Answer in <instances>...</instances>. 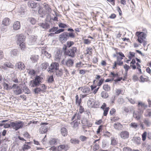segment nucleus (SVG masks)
<instances>
[{
    "mask_svg": "<svg viewBox=\"0 0 151 151\" xmlns=\"http://www.w3.org/2000/svg\"><path fill=\"white\" fill-rule=\"evenodd\" d=\"M17 53V50L15 49L13 50L11 52V54L12 56L16 55Z\"/></svg>",
    "mask_w": 151,
    "mask_h": 151,
    "instance_id": "13d9d810",
    "label": "nucleus"
},
{
    "mask_svg": "<svg viewBox=\"0 0 151 151\" xmlns=\"http://www.w3.org/2000/svg\"><path fill=\"white\" fill-rule=\"evenodd\" d=\"M39 25L42 28L45 29H48L49 27L48 24L46 23H40Z\"/></svg>",
    "mask_w": 151,
    "mask_h": 151,
    "instance_id": "393cba45",
    "label": "nucleus"
},
{
    "mask_svg": "<svg viewBox=\"0 0 151 151\" xmlns=\"http://www.w3.org/2000/svg\"><path fill=\"white\" fill-rule=\"evenodd\" d=\"M73 123L74 124L73 127L74 128H77L80 124L79 121H76V122H74V121L73 122H72V123Z\"/></svg>",
    "mask_w": 151,
    "mask_h": 151,
    "instance_id": "09e8293b",
    "label": "nucleus"
},
{
    "mask_svg": "<svg viewBox=\"0 0 151 151\" xmlns=\"http://www.w3.org/2000/svg\"><path fill=\"white\" fill-rule=\"evenodd\" d=\"M56 75L58 77H60L63 73V70L61 69H58L55 71Z\"/></svg>",
    "mask_w": 151,
    "mask_h": 151,
    "instance_id": "a878e982",
    "label": "nucleus"
},
{
    "mask_svg": "<svg viewBox=\"0 0 151 151\" xmlns=\"http://www.w3.org/2000/svg\"><path fill=\"white\" fill-rule=\"evenodd\" d=\"M136 35L137 36H139L144 39H145L146 37V35L144 32H137L136 33Z\"/></svg>",
    "mask_w": 151,
    "mask_h": 151,
    "instance_id": "c756f323",
    "label": "nucleus"
},
{
    "mask_svg": "<svg viewBox=\"0 0 151 151\" xmlns=\"http://www.w3.org/2000/svg\"><path fill=\"white\" fill-rule=\"evenodd\" d=\"M140 81L141 82H144L147 81V78H143L142 76H141L140 77Z\"/></svg>",
    "mask_w": 151,
    "mask_h": 151,
    "instance_id": "603ef678",
    "label": "nucleus"
},
{
    "mask_svg": "<svg viewBox=\"0 0 151 151\" xmlns=\"http://www.w3.org/2000/svg\"><path fill=\"white\" fill-rule=\"evenodd\" d=\"M80 89L82 92L84 93H88L90 92V88L86 86L80 87L78 88V89Z\"/></svg>",
    "mask_w": 151,
    "mask_h": 151,
    "instance_id": "9d476101",
    "label": "nucleus"
},
{
    "mask_svg": "<svg viewBox=\"0 0 151 151\" xmlns=\"http://www.w3.org/2000/svg\"><path fill=\"white\" fill-rule=\"evenodd\" d=\"M61 63L63 65H66L68 67H71L73 64V61L70 59H68L65 61L63 59L62 60Z\"/></svg>",
    "mask_w": 151,
    "mask_h": 151,
    "instance_id": "1a4fd4ad",
    "label": "nucleus"
},
{
    "mask_svg": "<svg viewBox=\"0 0 151 151\" xmlns=\"http://www.w3.org/2000/svg\"><path fill=\"white\" fill-rule=\"evenodd\" d=\"M14 67V65L12 63L6 62L4 63L3 65H0V68L4 69V70H7L8 68H11Z\"/></svg>",
    "mask_w": 151,
    "mask_h": 151,
    "instance_id": "0eeeda50",
    "label": "nucleus"
},
{
    "mask_svg": "<svg viewBox=\"0 0 151 151\" xmlns=\"http://www.w3.org/2000/svg\"><path fill=\"white\" fill-rule=\"evenodd\" d=\"M68 38L70 37L71 38H74L75 37V33L73 32L68 33Z\"/></svg>",
    "mask_w": 151,
    "mask_h": 151,
    "instance_id": "79ce46f5",
    "label": "nucleus"
},
{
    "mask_svg": "<svg viewBox=\"0 0 151 151\" xmlns=\"http://www.w3.org/2000/svg\"><path fill=\"white\" fill-rule=\"evenodd\" d=\"M59 67V64L57 63H52L47 70L50 73H53L56 70H58Z\"/></svg>",
    "mask_w": 151,
    "mask_h": 151,
    "instance_id": "20e7f679",
    "label": "nucleus"
},
{
    "mask_svg": "<svg viewBox=\"0 0 151 151\" xmlns=\"http://www.w3.org/2000/svg\"><path fill=\"white\" fill-rule=\"evenodd\" d=\"M81 118V115L78 114H75L73 116L72 119V120H73L75 119V120H76V119L78 120H80Z\"/></svg>",
    "mask_w": 151,
    "mask_h": 151,
    "instance_id": "f704fd0d",
    "label": "nucleus"
},
{
    "mask_svg": "<svg viewBox=\"0 0 151 151\" xmlns=\"http://www.w3.org/2000/svg\"><path fill=\"white\" fill-rule=\"evenodd\" d=\"M20 24L19 22L18 21L15 22L13 25V29L15 30H17L20 29Z\"/></svg>",
    "mask_w": 151,
    "mask_h": 151,
    "instance_id": "2eb2a0df",
    "label": "nucleus"
},
{
    "mask_svg": "<svg viewBox=\"0 0 151 151\" xmlns=\"http://www.w3.org/2000/svg\"><path fill=\"white\" fill-rule=\"evenodd\" d=\"M142 114H141L140 113L139 111H138V113H136L134 112L133 113V116L137 120H138L141 118Z\"/></svg>",
    "mask_w": 151,
    "mask_h": 151,
    "instance_id": "b1692460",
    "label": "nucleus"
},
{
    "mask_svg": "<svg viewBox=\"0 0 151 151\" xmlns=\"http://www.w3.org/2000/svg\"><path fill=\"white\" fill-rule=\"evenodd\" d=\"M144 115L145 116L150 117L151 116V111L149 110H146Z\"/></svg>",
    "mask_w": 151,
    "mask_h": 151,
    "instance_id": "37998d69",
    "label": "nucleus"
},
{
    "mask_svg": "<svg viewBox=\"0 0 151 151\" xmlns=\"http://www.w3.org/2000/svg\"><path fill=\"white\" fill-rule=\"evenodd\" d=\"M24 125V122L19 120L11 122V128L15 131H17L20 129L22 128L23 127Z\"/></svg>",
    "mask_w": 151,
    "mask_h": 151,
    "instance_id": "f257e3e1",
    "label": "nucleus"
},
{
    "mask_svg": "<svg viewBox=\"0 0 151 151\" xmlns=\"http://www.w3.org/2000/svg\"><path fill=\"white\" fill-rule=\"evenodd\" d=\"M41 90H42L40 88H37L34 89V91L35 93H38Z\"/></svg>",
    "mask_w": 151,
    "mask_h": 151,
    "instance_id": "338daca9",
    "label": "nucleus"
},
{
    "mask_svg": "<svg viewBox=\"0 0 151 151\" xmlns=\"http://www.w3.org/2000/svg\"><path fill=\"white\" fill-rule=\"evenodd\" d=\"M147 105L145 103L141 102H139L137 105L138 110L141 114H142L143 112V110L145 109L147 107Z\"/></svg>",
    "mask_w": 151,
    "mask_h": 151,
    "instance_id": "423d86ee",
    "label": "nucleus"
},
{
    "mask_svg": "<svg viewBox=\"0 0 151 151\" xmlns=\"http://www.w3.org/2000/svg\"><path fill=\"white\" fill-rule=\"evenodd\" d=\"M29 73L31 75H34L35 74V71L32 69L29 70L28 71Z\"/></svg>",
    "mask_w": 151,
    "mask_h": 151,
    "instance_id": "4d7b16f0",
    "label": "nucleus"
},
{
    "mask_svg": "<svg viewBox=\"0 0 151 151\" xmlns=\"http://www.w3.org/2000/svg\"><path fill=\"white\" fill-rule=\"evenodd\" d=\"M58 26L60 28H65L68 27L66 24L61 23H59Z\"/></svg>",
    "mask_w": 151,
    "mask_h": 151,
    "instance_id": "a18cd8bd",
    "label": "nucleus"
},
{
    "mask_svg": "<svg viewBox=\"0 0 151 151\" xmlns=\"http://www.w3.org/2000/svg\"><path fill=\"white\" fill-rule=\"evenodd\" d=\"M37 38L36 36H32L30 37L28 42V44L30 45L33 44L36 41Z\"/></svg>",
    "mask_w": 151,
    "mask_h": 151,
    "instance_id": "4468645a",
    "label": "nucleus"
},
{
    "mask_svg": "<svg viewBox=\"0 0 151 151\" xmlns=\"http://www.w3.org/2000/svg\"><path fill=\"white\" fill-rule=\"evenodd\" d=\"M138 36L137 40L139 42H140V43H141L143 42V41H144V38L139 36Z\"/></svg>",
    "mask_w": 151,
    "mask_h": 151,
    "instance_id": "6e6d98bb",
    "label": "nucleus"
},
{
    "mask_svg": "<svg viewBox=\"0 0 151 151\" xmlns=\"http://www.w3.org/2000/svg\"><path fill=\"white\" fill-rule=\"evenodd\" d=\"M30 142H25V144L22 147V150L23 151H25L30 149L31 147L29 145H30Z\"/></svg>",
    "mask_w": 151,
    "mask_h": 151,
    "instance_id": "412c9836",
    "label": "nucleus"
},
{
    "mask_svg": "<svg viewBox=\"0 0 151 151\" xmlns=\"http://www.w3.org/2000/svg\"><path fill=\"white\" fill-rule=\"evenodd\" d=\"M129 133L127 131H123L121 132L119 135L123 139H125L128 138Z\"/></svg>",
    "mask_w": 151,
    "mask_h": 151,
    "instance_id": "9b49d317",
    "label": "nucleus"
},
{
    "mask_svg": "<svg viewBox=\"0 0 151 151\" xmlns=\"http://www.w3.org/2000/svg\"><path fill=\"white\" fill-rule=\"evenodd\" d=\"M3 85L4 89L5 90H8L12 89L11 86H9L7 83L4 82L3 83Z\"/></svg>",
    "mask_w": 151,
    "mask_h": 151,
    "instance_id": "cd10ccee",
    "label": "nucleus"
},
{
    "mask_svg": "<svg viewBox=\"0 0 151 151\" xmlns=\"http://www.w3.org/2000/svg\"><path fill=\"white\" fill-rule=\"evenodd\" d=\"M91 50L92 49L91 48H88L86 51V52H85V54H89V55H91Z\"/></svg>",
    "mask_w": 151,
    "mask_h": 151,
    "instance_id": "8fccbe9b",
    "label": "nucleus"
},
{
    "mask_svg": "<svg viewBox=\"0 0 151 151\" xmlns=\"http://www.w3.org/2000/svg\"><path fill=\"white\" fill-rule=\"evenodd\" d=\"M109 109V107H107L105 108L104 110V116H106L107 115Z\"/></svg>",
    "mask_w": 151,
    "mask_h": 151,
    "instance_id": "052dcab7",
    "label": "nucleus"
},
{
    "mask_svg": "<svg viewBox=\"0 0 151 151\" xmlns=\"http://www.w3.org/2000/svg\"><path fill=\"white\" fill-rule=\"evenodd\" d=\"M54 78L52 76H50L47 78V81L49 83H51L53 81Z\"/></svg>",
    "mask_w": 151,
    "mask_h": 151,
    "instance_id": "de8ad7c7",
    "label": "nucleus"
},
{
    "mask_svg": "<svg viewBox=\"0 0 151 151\" xmlns=\"http://www.w3.org/2000/svg\"><path fill=\"white\" fill-rule=\"evenodd\" d=\"M68 32H65L62 33L59 36V40L62 42H64L68 39Z\"/></svg>",
    "mask_w": 151,
    "mask_h": 151,
    "instance_id": "6e6552de",
    "label": "nucleus"
},
{
    "mask_svg": "<svg viewBox=\"0 0 151 151\" xmlns=\"http://www.w3.org/2000/svg\"><path fill=\"white\" fill-rule=\"evenodd\" d=\"M93 100L92 99H90L88 100L87 102L88 105L90 107L92 106L93 103Z\"/></svg>",
    "mask_w": 151,
    "mask_h": 151,
    "instance_id": "a19ab883",
    "label": "nucleus"
},
{
    "mask_svg": "<svg viewBox=\"0 0 151 151\" xmlns=\"http://www.w3.org/2000/svg\"><path fill=\"white\" fill-rule=\"evenodd\" d=\"M117 60L116 62V64L119 65H121L123 64V62L121 60L123 59V58L120 57L119 56H117Z\"/></svg>",
    "mask_w": 151,
    "mask_h": 151,
    "instance_id": "c85d7f7f",
    "label": "nucleus"
},
{
    "mask_svg": "<svg viewBox=\"0 0 151 151\" xmlns=\"http://www.w3.org/2000/svg\"><path fill=\"white\" fill-rule=\"evenodd\" d=\"M58 29V27H54L52 29L49 30V32H55L57 31V30Z\"/></svg>",
    "mask_w": 151,
    "mask_h": 151,
    "instance_id": "3c124183",
    "label": "nucleus"
},
{
    "mask_svg": "<svg viewBox=\"0 0 151 151\" xmlns=\"http://www.w3.org/2000/svg\"><path fill=\"white\" fill-rule=\"evenodd\" d=\"M7 26H5L4 25L1 26V31L3 32H6L7 29V28L6 27Z\"/></svg>",
    "mask_w": 151,
    "mask_h": 151,
    "instance_id": "bf43d9fd",
    "label": "nucleus"
},
{
    "mask_svg": "<svg viewBox=\"0 0 151 151\" xmlns=\"http://www.w3.org/2000/svg\"><path fill=\"white\" fill-rule=\"evenodd\" d=\"M68 150V146L67 145H61L57 147L58 151H66Z\"/></svg>",
    "mask_w": 151,
    "mask_h": 151,
    "instance_id": "f8f14e48",
    "label": "nucleus"
},
{
    "mask_svg": "<svg viewBox=\"0 0 151 151\" xmlns=\"http://www.w3.org/2000/svg\"><path fill=\"white\" fill-rule=\"evenodd\" d=\"M36 3L34 1H31L29 2L28 5L29 6L32 8H36Z\"/></svg>",
    "mask_w": 151,
    "mask_h": 151,
    "instance_id": "473e14b6",
    "label": "nucleus"
},
{
    "mask_svg": "<svg viewBox=\"0 0 151 151\" xmlns=\"http://www.w3.org/2000/svg\"><path fill=\"white\" fill-rule=\"evenodd\" d=\"M124 68L125 71L126 73L127 72L128 70L130 68V67L127 64H125L124 65Z\"/></svg>",
    "mask_w": 151,
    "mask_h": 151,
    "instance_id": "e2e57ef3",
    "label": "nucleus"
},
{
    "mask_svg": "<svg viewBox=\"0 0 151 151\" xmlns=\"http://www.w3.org/2000/svg\"><path fill=\"white\" fill-rule=\"evenodd\" d=\"M60 132L62 135L64 137L66 136L68 133L67 129L64 127L61 128Z\"/></svg>",
    "mask_w": 151,
    "mask_h": 151,
    "instance_id": "5701e85b",
    "label": "nucleus"
},
{
    "mask_svg": "<svg viewBox=\"0 0 151 151\" xmlns=\"http://www.w3.org/2000/svg\"><path fill=\"white\" fill-rule=\"evenodd\" d=\"M103 129V126L101 125L97 129V134H99L100 131H101Z\"/></svg>",
    "mask_w": 151,
    "mask_h": 151,
    "instance_id": "69168bd1",
    "label": "nucleus"
},
{
    "mask_svg": "<svg viewBox=\"0 0 151 151\" xmlns=\"http://www.w3.org/2000/svg\"><path fill=\"white\" fill-rule=\"evenodd\" d=\"M101 96L104 98H106L108 96V94L105 91H102L101 93Z\"/></svg>",
    "mask_w": 151,
    "mask_h": 151,
    "instance_id": "ea45409f",
    "label": "nucleus"
},
{
    "mask_svg": "<svg viewBox=\"0 0 151 151\" xmlns=\"http://www.w3.org/2000/svg\"><path fill=\"white\" fill-rule=\"evenodd\" d=\"M57 140L58 139H52L50 141V143L52 145H56L57 144Z\"/></svg>",
    "mask_w": 151,
    "mask_h": 151,
    "instance_id": "58836bf2",
    "label": "nucleus"
},
{
    "mask_svg": "<svg viewBox=\"0 0 151 151\" xmlns=\"http://www.w3.org/2000/svg\"><path fill=\"white\" fill-rule=\"evenodd\" d=\"M118 101L119 104H122L124 102V100L122 98H119L118 100Z\"/></svg>",
    "mask_w": 151,
    "mask_h": 151,
    "instance_id": "774afa93",
    "label": "nucleus"
},
{
    "mask_svg": "<svg viewBox=\"0 0 151 151\" xmlns=\"http://www.w3.org/2000/svg\"><path fill=\"white\" fill-rule=\"evenodd\" d=\"M144 123L147 126H149L151 124L150 122L148 120H145L144 122Z\"/></svg>",
    "mask_w": 151,
    "mask_h": 151,
    "instance_id": "0e129e2a",
    "label": "nucleus"
},
{
    "mask_svg": "<svg viewBox=\"0 0 151 151\" xmlns=\"http://www.w3.org/2000/svg\"><path fill=\"white\" fill-rule=\"evenodd\" d=\"M22 90L25 93L29 94L30 93V91L26 86H24L23 87Z\"/></svg>",
    "mask_w": 151,
    "mask_h": 151,
    "instance_id": "e433bc0d",
    "label": "nucleus"
},
{
    "mask_svg": "<svg viewBox=\"0 0 151 151\" xmlns=\"http://www.w3.org/2000/svg\"><path fill=\"white\" fill-rule=\"evenodd\" d=\"M65 52L66 55L71 57H73L76 50V48H71L68 49V48H65Z\"/></svg>",
    "mask_w": 151,
    "mask_h": 151,
    "instance_id": "39448f33",
    "label": "nucleus"
},
{
    "mask_svg": "<svg viewBox=\"0 0 151 151\" xmlns=\"http://www.w3.org/2000/svg\"><path fill=\"white\" fill-rule=\"evenodd\" d=\"M39 56L38 55H32L30 58V59L34 63L37 61L39 59Z\"/></svg>",
    "mask_w": 151,
    "mask_h": 151,
    "instance_id": "2f4dec72",
    "label": "nucleus"
},
{
    "mask_svg": "<svg viewBox=\"0 0 151 151\" xmlns=\"http://www.w3.org/2000/svg\"><path fill=\"white\" fill-rule=\"evenodd\" d=\"M42 77L39 76H36L34 79L30 81L31 86L34 87L38 86L42 83Z\"/></svg>",
    "mask_w": 151,
    "mask_h": 151,
    "instance_id": "7ed1b4c3",
    "label": "nucleus"
},
{
    "mask_svg": "<svg viewBox=\"0 0 151 151\" xmlns=\"http://www.w3.org/2000/svg\"><path fill=\"white\" fill-rule=\"evenodd\" d=\"M103 88L104 90L106 91H109L111 90L110 86L107 84L104 85Z\"/></svg>",
    "mask_w": 151,
    "mask_h": 151,
    "instance_id": "72a5a7b5",
    "label": "nucleus"
},
{
    "mask_svg": "<svg viewBox=\"0 0 151 151\" xmlns=\"http://www.w3.org/2000/svg\"><path fill=\"white\" fill-rule=\"evenodd\" d=\"M130 127L134 129H138L139 125L137 123L135 122H132L129 124Z\"/></svg>",
    "mask_w": 151,
    "mask_h": 151,
    "instance_id": "bb28decb",
    "label": "nucleus"
},
{
    "mask_svg": "<svg viewBox=\"0 0 151 151\" xmlns=\"http://www.w3.org/2000/svg\"><path fill=\"white\" fill-rule=\"evenodd\" d=\"M63 73H65L64 75L65 77H68L69 75V74L67 70L65 68H64V70H63Z\"/></svg>",
    "mask_w": 151,
    "mask_h": 151,
    "instance_id": "864d4df0",
    "label": "nucleus"
},
{
    "mask_svg": "<svg viewBox=\"0 0 151 151\" xmlns=\"http://www.w3.org/2000/svg\"><path fill=\"white\" fill-rule=\"evenodd\" d=\"M122 40L124 42L123 43L125 44H127L128 43H129V39L128 38H122Z\"/></svg>",
    "mask_w": 151,
    "mask_h": 151,
    "instance_id": "680f3d73",
    "label": "nucleus"
},
{
    "mask_svg": "<svg viewBox=\"0 0 151 151\" xmlns=\"http://www.w3.org/2000/svg\"><path fill=\"white\" fill-rule=\"evenodd\" d=\"M147 135V133L146 132H145L142 135V140L143 141H145Z\"/></svg>",
    "mask_w": 151,
    "mask_h": 151,
    "instance_id": "c03bdc74",
    "label": "nucleus"
},
{
    "mask_svg": "<svg viewBox=\"0 0 151 151\" xmlns=\"http://www.w3.org/2000/svg\"><path fill=\"white\" fill-rule=\"evenodd\" d=\"M74 42L73 41H68L67 42V47H70L74 44Z\"/></svg>",
    "mask_w": 151,
    "mask_h": 151,
    "instance_id": "49530a36",
    "label": "nucleus"
},
{
    "mask_svg": "<svg viewBox=\"0 0 151 151\" xmlns=\"http://www.w3.org/2000/svg\"><path fill=\"white\" fill-rule=\"evenodd\" d=\"M48 66V63L46 62L43 63L40 65L41 68L43 70H45Z\"/></svg>",
    "mask_w": 151,
    "mask_h": 151,
    "instance_id": "7c9ffc66",
    "label": "nucleus"
},
{
    "mask_svg": "<svg viewBox=\"0 0 151 151\" xmlns=\"http://www.w3.org/2000/svg\"><path fill=\"white\" fill-rule=\"evenodd\" d=\"M62 55V54L61 52H60V51H57L55 53V60L57 61L59 60L61 58V57Z\"/></svg>",
    "mask_w": 151,
    "mask_h": 151,
    "instance_id": "a211bd4d",
    "label": "nucleus"
},
{
    "mask_svg": "<svg viewBox=\"0 0 151 151\" xmlns=\"http://www.w3.org/2000/svg\"><path fill=\"white\" fill-rule=\"evenodd\" d=\"M79 140L76 138H72L70 140V142L74 144H78L79 142Z\"/></svg>",
    "mask_w": 151,
    "mask_h": 151,
    "instance_id": "c9c22d12",
    "label": "nucleus"
},
{
    "mask_svg": "<svg viewBox=\"0 0 151 151\" xmlns=\"http://www.w3.org/2000/svg\"><path fill=\"white\" fill-rule=\"evenodd\" d=\"M14 93L16 95H18L22 93V90L19 86H17L16 88L13 90Z\"/></svg>",
    "mask_w": 151,
    "mask_h": 151,
    "instance_id": "f3484780",
    "label": "nucleus"
},
{
    "mask_svg": "<svg viewBox=\"0 0 151 151\" xmlns=\"http://www.w3.org/2000/svg\"><path fill=\"white\" fill-rule=\"evenodd\" d=\"M117 144L116 140L114 138H111V144L112 145H115Z\"/></svg>",
    "mask_w": 151,
    "mask_h": 151,
    "instance_id": "5fc2aeb1",
    "label": "nucleus"
},
{
    "mask_svg": "<svg viewBox=\"0 0 151 151\" xmlns=\"http://www.w3.org/2000/svg\"><path fill=\"white\" fill-rule=\"evenodd\" d=\"M10 24V20L7 18H4L2 20V24L5 26H8Z\"/></svg>",
    "mask_w": 151,
    "mask_h": 151,
    "instance_id": "aec40b11",
    "label": "nucleus"
},
{
    "mask_svg": "<svg viewBox=\"0 0 151 151\" xmlns=\"http://www.w3.org/2000/svg\"><path fill=\"white\" fill-rule=\"evenodd\" d=\"M114 128L116 130H121L123 128V125L119 122L116 123L114 124Z\"/></svg>",
    "mask_w": 151,
    "mask_h": 151,
    "instance_id": "dca6fc26",
    "label": "nucleus"
},
{
    "mask_svg": "<svg viewBox=\"0 0 151 151\" xmlns=\"http://www.w3.org/2000/svg\"><path fill=\"white\" fill-rule=\"evenodd\" d=\"M100 139L95 140L93 143V149L94 151L98 150L99 148V142Z\"/></svg>",
    "mask_w": 151,
    "mask_h": 151,
    "instance_id": "ddd939ff",
    "label": "nucleus"
},
{
    "mask_svg": "<svg viewBox=\"0 0 151 151\" xmlns=\"http://www.w3.org/2000/svg\"><path fill=\"white\" fill-rule=\"evenodd\" d=\"M42 54L45 55L47 58H49L51 57V55L44 50H42Z\"/></svg>",
    "mask_w": 151,
    "mask_h": 151,
    "instance_id": "4c0bfd02",
    "label": "nucleus"
},
{
    "mask_svg": "<svg viewBox=\"0 0 151 151\" xmlns=\"http://www.w3.org/2000/svg\"><path fill=\"white\" fill-rule=\"evenodd\" d=\"M48 127L47 126H42L40 129V132L42 133H45L47 131Z\"/></svg>",
    "mask_w": 151,
    "mask_h": 151,
    "instance_id": "4be33fe9",
    "label": "nucleus"
},
{
    "mask_svg": "<svg viewBox=\"0 0 151 151\" xmlns=\"http://www.w3.org/2000/svg\"><path fill=\"white\" fill-rule=\"evenodd\" d=\"M16 66L20 70H23L25 69L24 65L21 62L17 63Z\"/></svg>",
    "mask_w": 151,
    "mask_h": 151,
    "instance_id": "6ab92c4d",
    "label": "nucleus"
},
{
    "mask_svg": "<svg viewBox=\"0 0 151 151\" xmlns=\"http://www.w3.org/2000/svg\"><path fill=\"white\" fill-rule=\"evenodd\" d=\"M18 42L17 44L19 45L20 47H25L26 46L24 42L26 37L22 34L17 35L16 36Z\"/></svg>",
    "mask_w": 151,
    "mask_h": 151,
    "instance_id": "f03ea898",
    "label": "nucleus"
}]
</instances>
